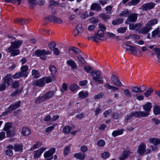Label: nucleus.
Here are the masks:
<instances>
[{
  "label": "nucleus",
  "instance_id": "obj_1",
  "mask_svg": "<svg viewBox=\"0 0 160 160\" xmlns=\"http://www.w3.org/2000/svg\"><path fill=\"white\" fill-rule=\"evenodd\" d=\"M158 22V19L157 18L151 20L147 22L145 26L140 30V32L143 34H147L152 29V27L157 23Z\"/></svg>",
  "mask_w": 160,
  "mask_h": 160
},
{
  "label": "nucleus",
  "instance_id": "obj_2",
  "mask_svg": "<svg viewBox=\"0 0 160 160\" xmlns=\"http://www.w3.org/2000/svg\"><path fill=\"white\" fill-rule=\"evenodd\" d=\"M152 106V104L150 102H148L143 105V108L145 111H138L141 113L139 114L141 117H146L148 116L150 114L149 112L151 111Z\"/></svg>",
  "mask_w": 160,
  "mask_h": 160
},
{
  "label": "nucleus",
  "instance_id": "obj_3",
  "mask_svg": "<svg viewBox=\"0 0 160 160\" xmlns=\"http://www.w3.org/2000/svg\"><path fill=\"white\" fill-rule=\"evenodd\" d=\"M54 95V92L53 91H49L47 92L45 95L41 96H39L35 101L36 104L44 102L46 100H48L52 98Z\"/></svg>",
  "mask_w": 160,
  "mask_h": 160
},
{
  "label": "nucleus",
  "instance_id": "obj_4",
  "mask_svg": "<svg viewBox=\"0 0 160 160\" xmlns=\"http://www.w3.org/2000/svg\"><path fill=\"white\" fill-rule=\"evenodd\" d=\"M52 52L50 51H46L45 49H38L35 51L34 53L32 54L34 56V54L37 57H40L41 60H45L47 58L46 55H50Z\"/></svg>",
  "mask_w": 160,
  "mask_h": 160
},
{
  "label": "nucleus",
  "instance_id": "obj_5",
  "mask_svg": "<svg viewBox=\"0 0 160 160\" xmlns=\"http://www.w3.org/2000/svg\"><path fill=\"white\" fill-rule=\"evenodd\" d=\"M92 76H93L92 79L99 84L102 83L103 81L102 77H100L101 72L100 71H92L90 72Z\"/></svg>",
  "mask_w": 160,
  "mask_h": 160
},
{
  "label": "nucleus",
  "instance_id": "obj_6",
  "mask_svg": "<svg viewBox=\"0 0 160 160\" xmlns=\"http://www.w3.org/2000/svg\"><path fill=\"white\" fill-rule=\"evenodd\" d=\"M55 152V149L53 148H51L50 149L46 151L44 154L45 160H51L53 159V155Z\"/></svg>",
  "mask_w": 160,
  "mask_h": 160
},
{
  "label": "nucleus",
  "instance_id": "obj_7",
  "mask_svg": "<svg viewBox=\"0 0 160 160\" xmlns=\"http://www.w3.org/2000/svg\"><path fill=\"white\" fill-rule=\"evenodd\" d=\"M138 14L136 13H130L126 20L125 23L127 24H131L130 23L136 22L137 19Z\"/></svg>",
  "mask_w": 160,
  "mask_h": 160
},
{
  "label": "nucleus",
  "instance_id": "obj_8",
  "mask_svg": "<svg viewBox=\"0 0 160 160\" xmlns=\"http://www.w3.org/2000/svg\"><path fill=\"white\" fill-rule=\"evenodd\" d=\"M140 113L138 111H134L131 112L130 114L128 115L125 116V121L127 122L128 120H129L132 117H135L137 118H140L141 116L140 115Z\"/></svg>",
  "mask_w": 160,
  "mask_h": 160
},
{
  "label": "nucleus",
  "instance_id": "obj_9",
  "mask_svg": "<svg viewBox=\"0 0 160 160\" xmlns=\"http://www.w3.org/2000/svg\"><path fill=\"white\" fill-rule=\"evenodd\" d=\"M23 42V41L22 40H17L11 42V46L8 49H18L22 44Z\"/></svg>",
  "mask_w": 160,
  "mask_h": 160
},
{
  "label": "nucleus",
  "instance_id": "obj_10",
  "mask_svg": "<svg viewBox=\"0 0 160 160\" xmlns=\"http://www.w3.org/2000/svg\"><path fill=\"white\" fill-rule=\"evenodd\" d=\"M146 146L143 143H140L138 147L137 152L140 156L144 155L146 152Z\"/></svg>",
  "mask_w": 160,
  "mask_h": 160
},
{
  "label": "nucleus",
  "instance_id": "obj_11",
  "mask_svg": "<svg viewBox=\"0 0 160 160\" xmlns=\"http://www.w3.org/2000/svg\"><path fill=\"white\" fill-rule=\"evenodd\" d=\"M149 142L150 143H153L154 145L151 146L152 151H154L156 150L158 148L156 146L160 143V139L154 138H151L149 139Z\"/></svg>",
  "mask_w": 160,
  "mask_h": 160
},
{
  "label": "nucleus",
  "instance_id": "obj_12",
  "mask_svg": "<svg viewBox=\"0 0 160 160\" xmlns=\"http://www.w3.org/2000/svg\"><path fill=\"white\" fill-rule=\"evenodd\" d=\"M111 78L112 81L117 86L121 87L122 86V83L119 80L117 76L113 74L112 75Z\"/></svg>",
  "mask_w": 160,
  "mask_h": 160
},
{
  "label": "nucleus",
  "instance_id": "obj_13",
  "mask_svg": "<svg viewBox=\"0 0 160 160\" xmlns=\"http://www.w3.org/2000/svg\"><path fill=\"white\" fill-rule=\"evenodd\" d=\"M45 84V78H43L35 81L32 83V85L35 86L42 87Z\"/></svg>",
  "mask_w": 160,
  "mask_h": 160
},
{
  "label": "nucleus",
  "instance_id": "obj_14",
  "mask_svg": "<svg viewBox=\"0 0 160 160\" xmlns=\"http://www.w3.org/2000/svg\"><path fill=\"white\" fill-rule=\"evenodd\" d=\"M155 5V4L154 3L152 2L145 3L142 6V9L143 10L147 11L154 8Z\"/></svg>",
  "mask_w": 160,
  "mask_h": 160
},
{
  "label": "nucleus",
  "instance_id": "obj_15",
  "mask_svg": "<svg viewBox=\"0 0 160 160\" xmlns=\"http://www.w3.org/2000/svg\"><path fill=\"white\" fill-rule=\"evenodd\" d=\"M21 101H19L14 102L13 104L11 105L8 108V112H10L11 111L15 110L20 107Z\"/></svg>",
  "mask_w": 160,
  "mask_h": 160
},
{
  "label": "nucleus",
  "instance_id": "obj_16",
  "mask_svg": "<svg viewBox=\"0 0 160 160\" xmlns=\"http://www.w3.org/2000/svg\"><path fill=\"white\" fill-rule=\"evenodd\" d=\"M46 149V148L42 147L38 150L34 151V157L35 158H39L42 153L45 151Z\"/></svg>",
  "mask_w": 160,
  "mask_h": 160
},
{
  "label": "nucleus",
  "instance_id": "obj_17",
  "mask_svg": "<svg viewBox=\"0 0 160 160\" xmlns=\"http://www.w3.org/2000/svg\"><path fill=\"white\" fill-rule=\"evenodd\" d=\"M91 10L98 12L101 11L102 8L99 3H94L92 4L90 8Z\"/></svg>",
  "mask_w": 160,
  "mask_h": 160
},
{
  "label": "nucleus",
  "instance_id": "obj_18",
  "mask_svg": "<svg viewBox=\"0 0 160 160\" xmlns=\"http://www.w3.org/2000/svg\"><path fill=\"white\" fill-rule=\"evenodd\" d=\"M87 155L82 152H79L75 153L73 155L74 157L79 160H83L84 159Z\"/></svg>",
  "mask_w": 160,
  "mask_h": 160
},
{
  "label": "nucleus",
  "instance_id": "obj_19",
  "mask_svg": "<svg viewBox=\"0 0 160 160\" xmlns=\"http://www.w3.org/2000/svg\"><path fill=\"white\" fill-rule=\"evenodd\" d=\"M23 146L22 143H16L14 146V149L15 152H22L23 151Z\"/></svg>",
  "mask_w": 160,
  "mask_h": 160
},
{
  "label": "nucleus",
  "instance_id": "obj_20",
  "mask_svg": "<svg viewBox=\"0 0 160 160\" xmlns=\"http://www.w3.org/2000/svg\"><path fill=\"white\" fill-rule=\"evenodd\" d=\"M11 77L12 75L11 74L7 75L4 78V82L8 85H10L13 81Z\"/></svg>",
  "mask_w": 160,
  "mask_h": 160
},
{
  "label": "nucleus",
  "instance_id": "obj_21",
  "mask_svg": "<svg viewBox=\"0 0 160 160\" xmlns=\"http://www.w3.org/2000/svg\"><path fill=\"white\" fill-rule=\"evenodd\" d=\"M66 63L68 66H71L72 69H75L77 68V65L75 61L72 60L67 61Z\"/></svg>",
  "mask_w": 160,
  "mask_h": 160
},
{
  "label": "nucleus",
  "instance_id": "obj_22",
  "mask_svg": "<svg viewBox=\"0 0 160 160\" xmlns=\"http://www.w3.org/2000/svg\"><path fill=\"white\" fill-rule=\"evenodd\" d=\"M99 17L105 22H107L110 18V15L104 13L100 14Z\"/></svg>",
  "mask_w": 160,
  "mask_h": 160
},
{
  "label": "nucleus",
  "instance_id": "obj_23",
  "mask_svg": "<svg viewBox=\"0 0 160 160\" xmlns=\"http://www.w3.org/2000/svg\"><path fill=\"white\" fill-rule=\"evenodd\" d=\"M31 131L28 127H23L22 130V134L24 136H28L31 134Z\"/></svg>",
  "mask_w": 160,
  "mask_h": 160
},
{
  "label": "nucleus",
  "instance_id": "obj_24",
  "mask_svg": "<svg viewBox=\"0 0 160 160\" xmlns=\"http://www.w3.org/2000/svg\"><path fill=\"white\" fill-rule=\"evenodd\" d=\"M123 131L124 129H118L117 130L113 131L112 133V135L113 137H116L122 134Z\"/></svg>",
  "mask_w": 160,
  "mask_h": 160
},
{
  "label": "nucleus",
  "instance_id": "obj_25",
  "mask_svg": "<svg viewBox=\"0 0 160 160\" xmlns=\"http://www.w3.org/2000/svg\"><path fill=\"white\" fill-rule=\"evenodd\" d=\"M157 36L158 38L160 37V31L159 27L157 28L152 32V37L155 38V36Z\"/></svg>",
  "mask_w": 160,
  "mask_h": 160
},
{
  "label": "nucleus",
  "instance_id": "obj_26",
  "mask_svg": "<svg viewBox=\"0 0 160 160\" xmlns=\"http://www.w3.org/2000/svg\"><path fill=\"white\" fill-rule=\"evenodd\" d=\"M124 21V19L122 18H119L117 19L113 20L112 23L114 25H119L122 23Z\"/></svg>",
  "mask_w": 160,
  "mask_h": 160
},
{
  "label": "nucleus",
  "instance_id": "obj_27",
  "mask_svg": "<svg viewBox=\"0 0 160 160\" xmlns=\"http://www.w3.org/2000/svg\"><path fill=\"white\" fill-rule=\"evenodd\" d=\"M131 152L130 151H125L122 153V155L120 156L119 159L120 160H124L127 158L128 155Z\"/></svg>",
  "mask_w": 160,
  "mask_h": 160
},
{
  "label": "nucleus",
  "instance_id": "obj_28",
  "mask_svg": "<svg viewBox=\"0 0 160 160\" xmlns=\"http://www.w3.org/2000/svg\"><path fill=\"white\" fill-rule=\"evenodd\" d=\"M141 27V24L137 23L135 24H130L129 27L130 29L138 30Z\"/></svg>",
  "mask_w": 160,
  "mask_h": 160
},
{
  "label": "nucleus",
  "instance_id": "obj_29",
  "mask_svg": "<svg viewBox=\"0 0 160 160\" xmlns=\"http://www.w3.org/2000/svg\"><path fill=\"white\" fill-rule=\"evenodd\" d=\"M131 13V12L128 9H125L121 12V13L119 14V16L120 17H123L125 16L127 17Z\"/></svg>",
  "mask_w": 160,
  "mask_h": 160
},
{
  "label": "nucleus",
  "instance_id": "obj_30",
  "mask_svg": "<svg viewBox=\"0 0 160 160\" xmlns=\"http://www.w3.org/2000/svg\"><path fill=\"white\" fill-rule=\"evenodd\" d=\"M52 22L55 23L61 24L62 22V21L60 18L52 15Z\"/></svg>",
  "mask_w": 160,
  "mask_h": 160
},
{
  "label": "nucleus",
  "instance_id": "obj_31",
  "mask_svg": "<svg viewBox=\"0 0 160 160\" xmlns=\"http://www.w3.org/2000/svg\"><path fill=\"white\" fill-rule=\"evenodd\" d=\"M95 34H96L97 35L96 37L98 40H102V39H100V38L102 37L104 34V32L103 30H98L97 33H96Z\"/></svg>",
  "mask_w": 160,
  "mask_h": 160
},
{
  "label": "nucleus",
  "instance_id": "obj_32",
  "mask_svg": "<svg viewBox=\"0 0 160 160\" xmlns=\"http://www.w3.org/2000/svg\"><path fill=\"white\" fill-rule=\"evenodd\" d=\"M16 49H8L9 50V52L11 53L12 55L13 56H15L16 55H18L20 53V51L19 50Z\"/></svg>",
  "mask_w": 160,
  "mask_h": 160
},
{
  "label": "nucleus",
  "instance_id": "obj_33",
  "mask_svg": "<svg viewBox=\"0 0 160 160\" xmlns=\"http://www.w3.org/2000/svg\"><path fill=\"white\" fill-rule=\"evenodd\" d=\"M49 69L51 72V74L53 76L57 72V70L55 66L51 64L49 67Z\"/></svg>",
  "mask_w": 160,
  "mask_h": 160
},
{
  "label": "nucleus",
  "instance_id": "obj_34",
  "mask_svg": "<svg viewBox=\"0 0 160 160\" xmlns=\"http://www.w3.org/2000/svg\"><path fill=\"white\" fill-rule=\"evenodd\" d=\"M142 92L141 90L139 87L137 86H133L132 88H131V92L132 93L135 92V93L141 92Z\"/></svg>",
  "mask_w": 160,
  "mask_h": 160
},
{
  "label": "nucleus",
  "instance_id": "obj_35",
  "mask_svg": "<svg viewBox=\"0 0 160 160\" xmlns=\"http://www.w3.org/2000/svg\"><path fill=\"white\" fill-rule=\"evenodd\" d=\"M88 93L87 92H84L81 91L78 94L79 97L81 99H83L87 97L88 95Z\"/></svg>",
  "mask_w": 160,
  "mask_h": 160
},
{
  "label": "nucleus",
  "instance_id": "obj_36",
  "mask_svg": "<svg viewBox=\"0 0 160 160\" xmlns=\"http://www.w3.org/2000/svg\"><path fill=\"white\" fill-rule=\"evenodd\" d=\"M37 0H29L28 2L30 4V8L33 9L36 6L37 2Z\"/></svg>",
  "mask_w": 160,
  "mask_h": 160
},
{
  "label": "nucleus",
  "instance_id": "obj_37",
  "mask_svg": "<svg viewBox=\"0 0 160 160\" xmlns=\"http://www.w3.org/2000/svg\"><path fill=\"white\" fill-rule=\"evenodd\" d=\"M52 15L45 17L43 20V22L45 24H47L49 22H52Z\"/></svg>",
  "mask_w": 160,
  "mask_h": 160
},
{
  "label": "nucleus",
  "instance_id": "obj_38",
  "mask_svg": "<svg viewBox=\"0 0 160 160\" xmlns=\"http://www.w3.org/2000/svg\"><path fill=\"white\" fill-rule=\"evenodd\" d=\"M153 111L154 114L156 115L160 114V108L159 106L158 105L154 106Z\"/></svg>",
  "mask_w": 160,
  "mask_h": 160
},
{
  "label": "nucleus",
  "instance_id": "obj_39",
  "mask_svg": "<svg viewBox=\"0 0 160 160\" xmlns=\"http://www.w3.org/2000/svg\"><path fill=\"white\" fill-rule=\"evenodd\" d=\"M15 134V131L14 130H8L7 131V136L9 138L14 136Z\"/></svg>",
  "mask_w": 160,
  "mask_h": 160
},
{
  "label": "nucleus",
  "instance_id": "obj_40",
  "mask_svg": "<svg viewBox=\"0 0 160 160\" xmlns=\"http://www.w3.org/2000/svg\"><path fill=\"white\" fill-rule=\"evenodd\" d=\"M123 93L126 97L131 98L132 97L131 93L129 90L126 89L123 90Z\"/></svg>",
  "mask_w": 160,
  "mask_h": 160
},
{
  "label": "nucleus",
  "instance_id": "obj_41",
  "mask_svg": "<svg viewBox=\"0 0 160 160\" xmlns=\"http://www.w3.org/2000/svg\"><path fill=\"white\" fill-rule=\"evenodd\" d=\"M153 91V90L151 88H149V89L147 90L144 93V96L147 98H148L149 96L151 95V93Z\"/></svg>",
  "mask_w": 160,
  "mask_h": 160
},
{
  "label": "nucleus",
  "instance_id": "obj_42",
  "mask_svg": "<svg viewBox=\"0 0 160 160\" xmlns=\"http://www.w3.org/2000/svg\"><path fill=\"white\" fill-rule=\"evenodd\" d=\"M56 46V43L54 42H50L48 45V47L51 50H52L55 48Z\"/></svg>",
  "mask_w": 160,
  "mask_h": 160
},
{
  "label": "nucleus",
  "instance_id": "obj_43",
  "mask_svg": "<svg viewBox=\"0 0 160 160\" xmlns=\"http://www.w3.org/2000/svg\"><path fill=\"white\" fill-rule=\"evenodd\" d=\"M78 88L79 86L75 83L72 84L70 87V89L72 92L76 90Z\"/></svg>",
  "mask_w": 160,
  "mask_h": 160
},
{
  "label": "nucleus",
  "instance_id": "obj_44",
  "mask_svg": "<svg viewBox=\"0 0 160 160\" xmlns=\"http://www.w3.org/2000/svg\"><path fill=\"white\" fill-rule=\"evenodd\" d=\"M32 75H34L33 78H39V73L38 70H32Z\"/></svg>",
  "mask_w": 160,
  "mask_h": 160
},
{
  "label": "nucleus",
  "instance_id": "obj_45",
  "mask_svg": "<svg viewBox=\"0 0 160 160\" xmlns=\"http://www.w3.org/2000/svg\"><path fill=\"white\" fill-rule=\"evenodd\" d=\"M89 21L91 23L95 24L98 23V20L97 17H92L89 19Z\"/></svg>",
  "mask_w": 160,
  "mask_h": 160
},
{
  "label": "nucleus",
  "instance_id": "obj_46",
  "mask_svg": "<svg viewBox=\"0 0 160 160\" xmlns=\"http://www.w3.org/2000/svg\"><path fill=\"white\" fill-rule=\"evenodd\" d=\"M12 127V124L11 123L8 122L5 124L4 128H3V130L5 131H7L8 130L10 129Z\"/></svg>",
  "mask_w": 160,
  "mask_h": 160
},
{
  "label": "nucleus",
  "instance_id": "obj_47",
  "mask_svg": "<svg viewBox=\"0 0 160 160\" xmlns=\"http://www.w3.org/2000/svg\"><path fill=\"white\" fill-rule=\"evenodd\" d=\"M70 49L69 51L70 50L72 51L76 54H78L81 52L80 50L75 47H71L70 48Z\"/></svg>",
  "mask_w": 160,
  "mask_h": 160
},
{
  "label": "nucleus",
  "instance_id": "obj_48",
  "mask_svg": "<svg viewBox=\"0 0 160 160\" xmlns=\"http://www.w3.org/2000/svg\"><path fill=\"white\" fill-rule=\"evenodd\" d=\"M22 88H21L19 89H17L14 92L11 94V96L12 97L15 96L19 94H20L22 92Z\"/></svg>",
  "mask_w": 160,
  "mask_h": 160
},
{
  "label": "nucleus",
  "instance_id": "obj_49",
  "mask_svg": "<svg viewBox=\"0 0 160 160\" xmlns=\"http://www.w3.org/2000/svg\"><path fill=\"white\" fill-rule=\"evenodd\" d=\"M104 96V94L102 93H100L95 95L94 96V98L95 100L102 98Z\"/></svg>",
  "mask_w": 160,
  "mask_h": 160
},
{
  "label": "nucleus",
  "instance_id": "obj_50",
  "mask_svg": "<svg viewBox=\"0 0 160 160\" xmlns=\"http://www.w3.org/2000/svg\"><path fill=\"white\" fill-rule=\"evenodd\" d=\"M127 28L125 27H122L118 28L117 30L118 33H124L126 31Z\"/></svg>",
  "mask_w": 160,
  "mask_h": 160
},
{
  "label": "nucleus",
  "instance_id": "obj_51",
  "mask_svg": "<svg viewBox=\"0 0 160 160\" xmlns=\"http://www.w3.org/2000/svg\"><path fill=\"white\" fill-rule=\"evenodd\" d=\"M55 80V77L52 76V77H49L45 79V81L47 83H48L52 82V80Z\"/></svg>",
  "mask_w": 160,
  "mask_h": 160
},
{
  "label": "nucleus",
  "instance_id": "obj_52",
  "mask_svg": "<svg viewBox=\"0 0 160 160\" xmlns=\"http://www.w3.org/2000/svg\"><path fill=\"white\" fill-rule=\"evenodd\" d=\"M128 47L129 48H126V50H129L132 52H134L137 51V48L136 47L130 45H128Z\"/></svg>",
  "mask_w": 160,
  "mask_h": 160
},
{
  "label": "nucleus",
  "instance_id": "obj_53",
  "mask_svg": "<svg viewBox=\"0 0 160 160\" xmlns=\"http://www.w3.org/2000/svg\"><path fill=\"white\" fill-rule=\"evenodd\" d=\"M97 35L96 34H95L94 36H92V37L88 36V39L89 40L92 39V41H94L95 42H98V41L96 37Z\"/></svg>",
  "mask_w": 160,
  "mask_h": 160
},
{
  "label": "nucleus",
  "instance_id": "obj_54",
  "mask_svg": "<svg viewBox=\"0 0 160 160\" xmlns=\"http://www.w3.org/2000/svg\"><path fill=\"white\" fill-rule=\"evenodd\" d=\"M110 157V154L108 152H104L102 154V158L105 159L109 158Z\"/></svg>",
  "mask_w": 160,
  "mask_h": 160
},
{
  "label": "nucleus",
  "instance_id": "obj_55",
  "mask_svg": "<svg viewBox=\"0 0 160 160\" xmlns=\"http://www.w3.org/2000/svg\"><path fill=\"white\" fill-rule=\"evenodd\" d=\"M69 128V126H65L62 130L63 132L65 134L69 133L70 132Z\"/></svg>",
  "mask_w": 160,
  "mask_h": 160
},
{
  "label": "nucleus",
  "instance_id": "obj_56",
  "mask_svg": "<svg viewBox=\"0 0 160 160\" xmlns=\"http://www.w3.org/2000/svg\"><path fill=\"white\" fill-rule=\"evenodd\" d=\"M97 144L99 147H103L105 144V142L103 140H100L98 141Z\"/></svg>",
  "mask_w": 160,
  "mask_h": 160
},
{
  "label": "nucleus",
  "instance_id": "obj_57",
  "mask_svg": "<svg viewBox=\"0 0 160 160\" xmlns=\"http://www.w3.org/2000/svg\"><path fill=\"white\" fill-rule=\"evenodd\" d=\"M78 59L79 61L83 64H86V62L84 60V58L80 55L78 56Z\"/></svg>",
  "mask_w": 160,
  "mask_h": 160
},
{
  "label": "nucleus",
  "instance_id": "obj_58",
  "mask_svg": "<svg viewBox=\"0 0 160 160\" xmlns=\"http://www.w3.org/2000/svg\"><path fill=\"white\" fill-rule=\"evenodd\" d=\"M20 74L21 78L24 77L25 78L27 77L28 75V73L25 72L21 71V72H19Z\"/></svg>",
  "mask_w": 160,
  "mask_h": 160
},
{
  "label": "nucleus",
  "instance_id": "obj_59",
  "mask_svg": "<svg viewBox=\"0 0 160 160\" xmlns=\"http://www.w3.org/2000/svg\"><path fill=\"white\" fill-rule=\"evenodd\" d=\"M84 70L87 73H90L91 72H90L91 71L92 68L91 67L88 65H85L84 67Z\"/></svg>",
  "mask_w": 160,
  "mask_h": 160
},
{
  "label": "nucleus",
  "instance_id": "obj_60",
  "mask_svg": "<svg viewBox=\"0 0 160 160\" xmlns=\"http://www.w3.org/2000/svg\"><path fill=\"white\" fill-rule=\"evenodd\" d=\"M101 110L102 109L101 108L100 106H99V107L97 108L94 111L95 115L98 116L99 113L101 112Z\"/></svg>",
  "mask_w": 160,
  "mask_h": 160
},
{
  "label": "nucleus",
  "instance_id": "obj_61",
  "mask_svg": "<svg viewBox=\"0 0 160 160\" xmlns=\"http://www.w3.org/2000/svg\"><path fill=\"white\" fill-rule=\"evenodd\" d=\"M69 147H66L64 149L63 154L64 155H67L70 152Z\"/></svg>",
  "mask_w": 160,
  "mask_h": 160
},
{
  "label": "nucleus",
  "instance_id": "obj_62",
  "mask_svg": "<svg viewBox=\"0 0 160 160\" xmlns=\"http://www.w3.org/2000/svg\"><path fill=\"white\" fill-rule=\"evenodd\" d=\"M140 0H132L130 2V5H135L139 2Z\"/></svg>",
  "mask_w": 160,
  "mask_h": 160
},
{
  "label": "nucleus",
  "instance_id": "obj_63",
  "mask_svg": "<svg viewBox=\"0 0 160 160\" xmlns=\"http://www.w3.org/2000/svg\"><path fill=\"white\" fill-rule=\"evenodd\" d=\"M5 153L7 155L11 156L13 155V152L12 150L7 149L5 151Z\"/></svg>",
  "mask_w": 160,
  "mask_h": 160
},
{
  "label": "nucleus",
  "instance_id": "obj_64",
  "mask_svg": "<svg viewBox=\"0 0 160 160\" xmlns=\"http://www.w3.org/2000/svg\"><path fill=\"white\" fill-rule=\"evenodd\" d=\"M59 5V3L58 2H55L54 1H52L50 2L49 3V7H50L51 6L53 5L54 6H58Z\"/></svg>",
  "mask_w": 160,
  "mask_h": 160
}]
</instances>
